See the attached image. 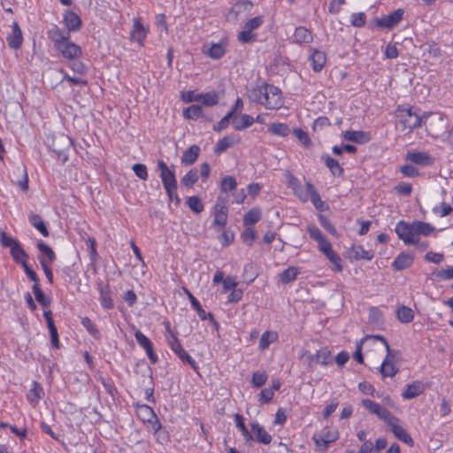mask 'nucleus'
Masks as SVG:
<instances>
[{
	"instance_id": "obj_62",
	"label": "nucleus",
	"mask_w": 453,
	"mask_h": 453,
	"mask_svg": "<svg viewBox=\"0 0 453 453\" xmlns=\"http://www.w3.org/2000/svg\"><path fill=\"white\" fill-rule=\"evenodd\" d=\"M133 170L135 173V175L142 180H145L148 179V171H147V167L145 165L143 164H134L133 165Z\"/></svg>"
},
{
	"instance_id": "obj_61",
	"label": "nucleus",
	"mask_w": 453,
	"mask_h": 453,
	"mask_svg": "<svg viewBox=\"0 0 453 453\" xmlns=\"http://www.w3.org/2000/svg\"><path fill=\"white\" fill-rule=\"evenodd\" d=\"M366 16L364 12L353 13L351 15V25L356 27H361L365 26Z\"/></svg>"
},
{
	"instance_id": "obj_8",
	"label": "nucleus",
	"mask_w": 453,
	"mask_h": 453,
	"mask_svg": "<svg viewBox=\"0 0 453 453\" xmlns=\"http://www.w3.org/2000/svg\"><path fill=\"white\" fill-rule=\"evenodd\" d=\"M157 169L159 170V177L163 183L164 188L177 187V180L173 167L171 169L163 160L157 161Z\"/></svg>"
},
{
	"instance_id": "obj_9",
	"label": "nucleus",
	"mask_w": 453,
	"mask_h": 453,
	"mask_svg": "<svg viewBox=\"0 0 453 453\" xmlns=\"http://www.w3.org/2000/svg\"><path fill=\"white\" fill-rule=\"evenodd\" d=\"M63 58L68 60H74L82 54L81 48L71 42L70 39L55 48Z\"/></svg>"
},
{
	"instance_id": "obj_53",
	"label": "nucleus",
	"mask_w": 453,
	"mask_h": 453,
	"mask_svg": "<svg viewBox=\"0 0 453 453\" xmlns=\"http://www.w3.org/2000/svg\"><path fill=\"white\" fill-rule=\"evenodd\" d=\"M237 182L233 176H225L221 180L220 188L222 192L227 193L236 188Z\"/></svg>"
},
{
	"instance_id": "obj_24",
	"label": "nucleus",
	"mask_w": 453,
	"mask_h": 453,
	"mask_svg": "<svg viewBox=\"0 0 453 453\" xmlns=\"http://www.w3.org/2000/svg\"><path fill=\"white\" fill-rule=\"evenodd\" d=\"M424 391V384L419 380H416L407 386L406 389L402 393V396L403 399L409 400L418 396Z\"/></svg>"
},
{
	"instance_id": "obj_11",
	"label": "nucleus",
	"mask_w": 453,
	"mask_h": 453,
	"mask_svg": "<svg viewBox=\"0 0 453 453\" xmlns=\"http://www.w3.org/2000/svg\"><path fill=\"white\" fill-rule=\"evenodd\" d=\"M185 292L187 293V295L188 296V299L191 303L193 309L197 312L199 318L202 320H205V319H209L211 321V323L213 324V326L216 329H218L219 323L214 319L213 315L211 312H206L203 309V307L201 306L198 300L192 295V293L188 289L185 288Z\"/></svg>"
},
{
	"instance_id": "obj_7",
	"label": "nucleus",
	"mask_w": 453,
	"mask_h": 453,
	"mask_svg": "<svg viewBox=\"0 0 453 453\" xmlns=\"http://www.w3.org/2000/svg\"><path fill=\"white\" fill-rule=\"evenodd\" d=\"M362 405L371 413L384 420L387 424L395 419V417L393 416L389 411L370 399H363Z\"/></svg>"
},
{
	"instance_id": "obj_10",
	"label": "nucleus",
	"mask_w": 453,
	"mask_h": 453,
	"mask_svg": "<svg viewBox=\"0 0 453 453\" xmlns=\"http://www.w3.org/2000/svg\"><path fill=\"white\" fill-rule=\"evenodd\" d=\"M403 9H397L388 15L377 19L376 24L379 27L392 29L403 19Z\"/></svg>"
},
{
	"instance_id": "obj_49",
	"label": "nucleus",
	"mask_w": 453,
	"mask_h": 453,
	"mask_svg": "<svg viewBox=\"0 0 453 453\" xmlns=\"http://www.w3.org/2000/svg\"><path fill=\"white\" fill-rule=\"evenodd\" d=\"M199 102H202L203 105L213 106L219 103V96L215 92H208L205 94H199Z\"/></svg>"
},
{
	"instance_id": "obj_46",
	"label": "nucleus",
	"mask_w": 453,
	"mask_h": 453,
	"mask_svg": "<svg viewBox=\"0 0 453 453\" xmlns=\"http://www.w3.org/2000/svg\"><path fill=\"white\" fill-rule=\"evenodd\" d=\"M278 338L277 333L273 331H265L259 340V348L264 350L269 347V345L274 342Z\"/></svg>"
},
{
	"instance_id": "obj_44",
	"label": "nucleus",
	"mask_w": 453,
	"mask_h": 453,
	"mask_svg": "<svg viewBox=\"0 0 453 453\" xmlns=\"http://www.w3.org/2000/svg\"><path fill=\"white\" fill-rule=\"evenodd\" d=\"M261 219V211L258 209L250 210L243 217V224L246 226H250L257 223Z\"/></svg>"
},
{
	"instance_id": "obj_21",
	"label": "nucleus",
	"mask_w": 453,
	"mask_h": 453,
	"mask_svg": "<svg viewBox=\"0 0 453 453\" xmlns=\"http://www.w3.org/2000/svg\"><path fill=\"white\" fill-rule=\"evenodd\" d=\"M72 145V140L69 136L63 134L55 136L52 142V150L59 156L65 153Z\"/></svg>"
},
{
	"instance_id": "obj_48",
	"label": "nucleus",
	"mask_w": 453,
	"mask_h": 453,
	"mask_svg": "<svg viewBox=\"0 0 453 453\" xmlns=\"http://www.w3.org/2000/svg\"><path fill=\"white\" fill-rule=\"evenodd\" d=\"M226 53V50L224 46L220 43H213L207 50L206 54L213 58V59H219L221 58Z\"/></svg>"
},
{
	"instance_id": "obj_47",
	"label": "nucleus",
	"mask_w": 453,
	"mask_h": 453,
	"mask_svg": "<svg viewBox=\"0 0 453 453\" xmlns=\"http://www.w3.org/2000/svg\"><path fill=\"white\" fill-rule=\"evenodd\" d=\"M294 135L298 139V141L302 143V145L307 149L312 147L313 143L311 140L307 132L303 131L300 127H296L293 129Z\"/></svg>"
},
{
	"instance_id": "obj_41",
	"label": "nucleus",
	"mask_w": 453,
	"mask_h": 453,
	"mask_svg": "<svg viewBox=\"0 0 453 453\" xmlns=\"http://www.w3.org/2000/svg\"><path fill=\"white\" fill-rule=\"evenodd\" d=\"M198 171L196 168L190 169L180 180V184L186 188H192L198 180Z\"/></svg>"
},
{
	"instance_id": "obj_14",
	"label": "nucleus",
	"mask_w": 453,
	"mask_h": 453,
	"mask_svg": "<svg viewBox=\"0 0 453 453\" xmlns=\"http://www.w3.org/2000/svg\"><path fill=\"white\" fill-rule=\"evenodd\" d=\"M63 22L69 33L79 31L82 25L80 16L71 10L64 12Z\"/></svg>"
},
{
	"instance_id": "obj_30",
	"label": "nucleus",
	"mask_w": 453,
	"mask_h": 453,
	"mask_svg": "<svg viewBox=\"0 0 453 453\" xmlns=\"http://www.w3.org/2000/svg\"><path fill=\"white\" fill-rule=\"evenodd\" d=\"M100 303L104 309L110 310L114 307L113 300L111 297V290L108 285L99 286Z\"/></svg>"
},
{
	"instance_id": "obj_17",
	"label": "nucleus",
	"mask_w": 453,
	"mask_h": 453,
	"mask_svg": "<svg viewBox=\"0 0 453 453\" xmlns=\"http://www.w3.org/2000/svg\"><path fill=\"white\" fill-rule=\"evenodd\" d=\"M227 223V207L223 202H217L215 204L214 219L212 226L223 228Z\"/></svg>"
},
{
	"instance_id": "obj_52",
	"label": "nucleus",
	"mask_w": 453,
	"mask_h": 453,
	"mask_svg": "<svg viewBox=\"0 0 453 453\" xmlns=\"http://www.w3.org/2000/svg\"><path fill=\"white\" fill-rule=\"evenodd\" d=\"M187 204L195 213H201L204 209L201 199L196 196H189L187 200Z\"/></svg>"
},
{
	"instance_id": "obj_56",
	"label": "nucleus",
	"mask_w": 453,
	"mask_h": 453,
	"mask_svg": "<svg viewBox=\"0 0 453 453\" xmlns=\"http://www.w3.org/2000/svg\"><path fill=\"white\" fill-rule=\"evenodd\" d=\"M319 221L320 225L331 234L335 235L337 231L334 226L332 224L329 219H327L325 215H319Z\"/></svg>"
},
{
	"instance_id": "obj_35",
	"label": "nucleus",
	"mask_w": 453,
	"mask_h": 453,
	"mask_svg": "<svg viewBox=\"0 0 453 453\" xmlns=\"http://www.w3.org/2000/svg\"><path fill=\"white\" fill-rule=\"evenodd\" d=\"M29 223L37 229L44 237H48L50 233L43 222L42 217L38 214L31 213L28 216Z\"/></svg>"
},
{
	"instance_id": "obj_40",
	"label": "nucleus",
	"mask_w": 453,
	"mask_h": 453,
	"mask_svg": "<svg viewBox=\"0 0 453 453\" xmlns=\"http://www.w3.org/2000/svg\"><path fill=\"white\" fill-rule=\"evenodd\" d=\"M10 253L13 260L21 265H23V262H27L28 258V254L21 247L20 243L16 244V246L10 250Z\"/></svg>"
},
{
	"instance_id": "obj_12",
	"label": "nucleus",
	"mask_w": 453,
	"mask_h": 453,
	"mask_svg": "<svg viewBox=\"0 0 453 453\" xmlns=\"http://www.w3.org/2000/svg\"><path fill=\"white\" fill-rule=\"evenodd\" d=\"M134 337L139 345L145 349L151 364H156L157 362V356L154 352L153 345L150 340L146 335H144L141 331H136L134 334Z\"/></svg>"
},
{
	"instance_id": "obj_63",
	"label": "nucleus",
	"mask_w": 453,
	"mask_h": 453,
	"mask_svg": "<svg viewBox=\"0 0 453 453\" xmlns=\"http://www.w3.org/2000/svg\"><path fill=\"white\" fill-rule=\"evenodd\" d=\"M262 23H263V18L261 16H257V17H254V18L249 19L245 23L244 28L252 32L253 30L258 28L262 25Z\"/></svg>"
},
{
	"instance_id": "obj_19",
	"label": "nucleus",
	"mask_w": 453,
	"mask_h": 453,
	"mask_svg": "<svg viewBox=\"0 0 453 453\" xmlns=\"http://www.w3.org/2000/svg\"><path fill=\"white\" fill-rule=\"evenodd\" d=\"M48 36L53 42L54 47L57 48L70 39V33L54 26L48 31Z\"/></svg>"
},
{
	"instance_id": "obj_58",
	"label": "nucleus",
	"mask_w": 453,
	"mask_h": 453,
	"mask_svg": "<svg viewBox=\"0 0 453 453\" xmlns=\"http://www.w3.org/2000/svg\"><path fill=\"white\" fill-rule=\"evenodd\" d=\"M307 232L310 235V237L316 241L317 242H319L321 241H323L326 237L323 235L322 232L319 230V227H317L316 226H309L307 227Z\"/></svg>"
},
{
	"instance_id": "obj_32",
	"label": "nucleus",
	"mask_w": 453,
	"mask_h": 453,
	"mask_svg": "<svg viewBox=\"0 0 453 453\" xmlns=\"http://www.w3.org/2000/svg\"><path fill=\"white\" fill-rule=\"evenodd\" d=\"M200 153V148L197 145H192L183 152L181 157L182 164L187 165L194 164Z\"/></svg>"
},
{
	"instance_id": "obj_60",
	"label": "nucleus",
	"mask_w": 453,
	"mask_h": 453,
	"mask_svg": "<svg viewBox=\"0 0 453 453\" xmlns=\"http://www.w3.org/2000/svg\"><path fill=\"white\" fill-rule=\"evenodd\" d=\"M242 238L247 245L251 246L256 239V233L253 228L247 226L242 234Z\"/></svg>"
},
{
	"instance_id": "obj_29",
	"label": "nucleus",
	"mask_w": 453,
	"mask_h": 453,
	"mask_svg": "<svg viewBox=\"0 0 453 453\" xmlns=\"http://www.w3.org/2000/svg\"><path fill=\"white\" fill-rule=\"evenodd\" d=\"M145 37H146V30H145L142 23L141 22L140 19H137V18L134 19L133 30L130 33V39L141 43Z\"/></svg>"
},
{
	"instance_id": "obj_36",
	"label": "nucleus",
	"mask_w": 453,
	"mask_h": 453,
	"mask_svg": "<svg viewBox=\"0 0 453 453\" xmlns=\"http://www.w3.org/2000/svg\"><path fill=\"white\" fill-rule=\"evenodd\" d=\"M254 122L255 119L252 116L249 114H242L240 119L234 118L233 127L237 131H241L251 127Z\"/></svg>"
},
{
	"instance_id": "obj_54",
	"label": "nucleus",
	"mask_w": 453,
	"mask_h": 453,
	"mask_svg": "<svg viewBox=\"0 0 453 453\" xmlns=\"http://www.w3.org/2000/svg\"><path fill=\"white\" fill-rule=\"evenodd\" d=\"M0 242L2 246L10 248V250H12V248L16 246V244L19 243L18 240L7 235L5 232H1Z\"/></svg>"
},
{
	"instance_id": "obj_43",
	"label": "nucleus",
	"mask_w": 453,
	"mask_h": 453,
	"mask_svg": "<svg viewBox=\"0 0 453 453\" xmlns=\"http://www.w3.org/2000/svg\"><path fill=\"white\" fill-rule=\"evenodd\" d=\"M396 315H397L398 319L402 323H405V324L411 322L414 319L413 311L411 308L404 306V305H402L401 307H399L397 309Z\"/></svg>"
},
{
	"instance_id": "obj_26",
	"label": "nucleus",
	"mask_w": 453,
	"mask_h": 453,
	"mask_svg": "<svg viewBox=\"0 0 453 453\" xmlns=\"http://www.w3.org/2000/svg\"><path fill=\"white\" fill-rule=\"evenodd\" d=\"M253 8V3L250 0L237 1L230 10V13L234 14L235 18L243 14L250 13Z\"/></svg>"
},
{
	"instance_id": "obj_25",
	"label": "nucleus",
	"mask_w": 453,
	"mask_h": 453,
	"mask_svg": "<svg viewBox=\"0 0 453 453\" xmlns=\"http://www.w3.org/2000/svg\"><path fill=\"white\" fill-rule=\"evenodd\" d=\"M43 395L44 391L42 387L38 382L33 381L32 388L29 389L27 398L30 404L35 407Z\"/></svg>"
},
{
	"instance_id": "obj_64",
	"label": "nucleus",
	"mask_w": 453,
	"mask_h": 453,
	"mask_svg": "<svg viewBox=\"0 0 453 453\" xmlns=\"http://www.w3.org/2000/svg\"><path fill=\"white\" fill-rule=\"evenodd\" d=\"M238 40L242 43H249L256 40V35H253L251 31L244 28L239 33Z\"/></svg>"
},
{
	"instance_id": "obj_18",
	"label": "nucleus",
	"mask_w": 453,
	"mask_h": 453,
	"mask_svg": "<svg viewBox=\"0 0 453 453\" xmlns=\"http://www.w3.org/2000/svg\"><path fill=\"white\" fill-rule=\"evenodd\" d=\"M310 61L311 63V66L314 72H320L326 63V56L324 51L319 50L317 49H310Z\"/></svg>"
},
{
	"instance_id": "obj_20",
	"label": "nucleus",
	"mask_w": 453,
	"mask_h": 453,
	"mask_svg": "<svg viewBox=\"0 0 453 453\" xmlns=\"http://www.w3.org/2000/svg\"><path fill=\"white\" fill-rule=\"evenodd\" d=\"M309 365L311 366L313 364H319L326 365L332 362L331 352L326 348H322L317 351L315 355L309 353Z\"/></svg>"
},
{
	"instance_id": "obj_50",
	"label": "nucleus",
	"mask_w": 453,
	"mask_h": 453,
	"mask_svg": "<svg viewBox=\"0 0 453 453\" xmlns=\"http://www.w3.org/2000/svg\"><path fill=\"white\" fill-rule=\"evenodd\" d=\"M32 289L35 294L36 301L42 307L46 308V307L50 306V300L44 296L42 290L40 288V284H34Z\"/></svg>"
},
{
	"instance_id": "obj_27",
	"label": "nucleus",
	"mask_w": 453,
	"mask_h": 453,
	"mask_svg": "<svg viewBox=\"0 0 453 453\" xmlns=\"http://www.w3.org/2000/svg\"><path fill=\"white\" fill-rule=\"evenodd\" d=\"M294 41L298 44H308L313 41V35L306 27H298L295 30Z\"/></svg>"
},
{
	"instance_id": "obj_5",
	"label": "nucleus",
	"mask_w": 453,
	"mask_h": 453,
	"mask_svg": "<svg viewBox=\"0 0 453 453\" xmlns=\"http://www.w3.org/2000/svg\"><path fill=\"white\" fill-rule=\"evenodd\" d=\"M169 335L166 336L167 343L170 346L171 349L178 356V357L183 362L187 363L190 365V367L194 371L198 370V365L196 362L190 357L187 351L182 348L179 339L176 335L170 330L169 326L166 327Z\"/></svg>"
},
{
	"instance_id": "obj_34",
	"label": "nucleus",
	"mask_w": 453,
	"mask_h": 453,
	"mask_svg": "<svg viewBox=\"0 0 453 453\" xmlns=\"http://www.w3.org/2000/svg\"><path fill=\"white\" fill-rule=\"evenodd\" d=\"M268 132L273 135L287 137L290 134L291 130L285 123L274 122L268 126Z\"/></svg>"
},
{
	"instance_id": "obj_15",
	"label": "nucleus",
	"mask_w": 453,
	"mask_h": 453,
	"mask_svg": "<svg viewBox=\"0 0 453 453\" xmlns=\"http://www.w3.org/2000/svg\"><path fill=\"white\" fill-rule=\"evenodd\" d=\"M6 41L11 49L18 50L21 47L23 42V35L18 22H13L12 26V32L8 35Z\"/></svg>"
},
{
	"instance_id": "obj_2",
	"label": "nucleus",
	"mask_w": 453,
	"mask_h": 453,
	"mask_svg": "<svg viewBox=\"0 0 453 453\" xmlns=\"http://www.w3.org/2000/svg\"><path fill=\"white\" fill-rule=\"evenodd\" d=\"M254 100L269 110H279L284 105V99L279 88L265 83L252 91Z\"/></svg>"
},
{
	"instance_id": "obj_55",
	"label": "nucleus",
	"mask_w": 453,
	"mask_h": 453,
	"mask_svg": "<svg viewBox=\"0 0 453 453\" xmlns=\"http://www.w3.org/2000/svg\"><path fill=\"white\" fill-rule=\"evenodd\" d=\"M326 258L334 265V270L335 272H342V259L334 250L330 251L326 255H325Z\"/></svg>"
},
{
	"instance_id": "obj_57",
	"label": "nucleus",
	"mask_w": 453,
	"mask_h": 453,
	"mask_svg": "<svg viewBox=\"0 0 453 453\" xmlns=\"http://www.w3.org/2000/svg\"><path fill=\"white\" fill-rule=\"evenodd\" d=\"M38 259H39V262L43 269V272L45 273V276H46L48 281L50 284H52L53 283V273L49 265L50 263H48L47 260L42 256H38Z\"/></svg>"
},
{
	"instance_id": "obj_59",
	"label": "nucleus",
	"mask_w": 453,
	"mask_h": 453,
	"mask_svg": "<svg viewBox=\"0 0 453 453\" xmlns=\"http://www.w3.org/2000/svg\"><path fill=\"white\" fill-rule=\"evenodd\" d=\"M267 380V375L265 372H256L252 376V383L255 387L260 388L265 384Z\"/></svg>"
},
{
	"instance_id": "obj_6",
	"label": "nucleus",
	"mask_w": 453,
	"mask_h": 453,
	"mask_svg": "<svg viewBox=\"0 0 453 453\" xmlns=\"http://www.w3.org/2000/svg\"><path fill=\"white\" fill-rule=\"evenodd\" d=\"M136 414L138 418L141 419L143 423H149L150 425L151 429L155 434L162 428V425L155 411L149 405L138 404L136 407Z\"/></svg>"
},
{
	"instance_id": "obj_39",
	"label": "nucleus",
	"mask_w": 453,
	"mask_h": 453,
	"mask_svg": "<svg viewBox=\"0 0 453 453\" xmlns=\"http://www.w3.org/2000/svg\"><path fill=\"white\" fill-rule=\"evenodd\" d=\"M183 117L187 119L196 120L203 117V109L200 105L192 104L183 110Z\"/></svg>"
},
{
	"instance_id": "obj_16",
	"label": "nucleus",
	"mask_w": 453,
	"mask_h": 453,
	"mask_svg": "<svg viewBox=\"0 0 453 453\" xmlns=\"http://www.w3.org/2000/svg\"><path fill=\"white\" fill-rule=\"evenodd\" d=\"M349 258L354 260H372L374 257V252L371 250H366L362 245H352L347 251Z\"/></svg>"
},
{
	"instance_id": "obj_4",
	"label": "nucleus",
	"mask_w": 453,
	"mask_h": 453,
	"mask_svg": "<svg viewBox=\"0 0 453 453\" xmlns=\"http://www.w3.org/2000/svg\"><path fill=\"white\" fill-rule=\"evenodd\" d=\"M422 126L426 127L427 134L438 138L446 129L444 116L440 112H424Z\"/></svg>"
},
{
	"instance_id": "obj_38",
	"label": "nucleus",
	"mask_w": 453,
	"mask_h": 453,
	"mask_svg": "<svg viewBox=\"0 0 453 453\" xmlns=\"http://www.w3.org/2000/svg\"><path fill=\"white\" fill-rule=\"evenodd\" d=\"M389 357L390 355L388 353L380 365V372L383 377H394L398 372V369L393 365Z\"/></svg>"
},
{
	"instance_id": "obj_45",
	"label": "nucleus",
	"mask_w": 453,
	"mask_h": 453,
	"mask_svg": "<svg viewBox=\"0 0 453 453\" xmlns=\"http://www.w3.org/2000/svg\"><path fill=\"white\" fill-rule=\"evenodd\" d=\"M298 269L295 266H289L280 274V281L283 284H288L294 281L298 275Z\"/></svg>"
},
{
	"instance_id": "obj_22",
	"label": "nucleus",
	"mask_w": 453,
	"mask_h": 453,
	"mask_svg": "<svg viewBox=\"0 0 453 453\" xmlns=\"http://www.w3.org/2000/svg\"><path fill=\"white\" fill-rule=\"evenodd\" d=\"M398 421V418L395 417V419L391 423H388V425L391 426L392 433L398 440L411 446L413 444L412 438L410 436V434L405 431L403 427L397 424Z\"/></svg>"
},
{
	"instance_id": "obj_3",
	"label": "nucleus",
	"mask_w": 453,
	"mask_h": 453,
	"mask_svg": "<svg viewBox=\"0 0 453 453\" xmlns=\"http://www.w3.org/2000/svg\"><path fill=\"white\" fill-rule=\"evenodd\" d=\"M396 117L399 119L403 130L409 132L422 127L423 114L419 115L413 107L398 105L395 110Z\"/></svg>"
},
{
	"instance_id": "obj_28",
	"label": "nucleus",
	"mask_w": 453,
	"mask_h": 453,
	"mask_svg": "<svg viewBox=\"0 0 453 453\" xmlns=\"http://www.w3.org/2000/svg\"><path fill=\"white\" fill-rule=\"evenodd\" d=\"M321 159L334 176L340 177L342 175L343 168L340 165L339 162L336 159L331 157L327 154L322 155Z\"/></svg>"
},
{
	"instance_id": "obj_33",
	"label": "nucleus",
	"mask_w": 453,
	"mask_h": 453,
	"mask_svg": "<svg viewBox=\"0 0 453 453\" xmlns=\"http://www.w3.org/2000/svg\"><path fill=\"white\" fill-rule=\"evenodd\" d=\"M343 137L347 141L357 143H365L369 141L368 134L364 131L349 130L343 134Z\"/></svg>"
},
{
	"instance_id": "obj_1",
	"label": "nucleus",
	"mask_w": 453,
	"mask_h": 453,
	"mask_svg": "<svg viewBox=\"0 0 453 453\" xmlns=\"http://www.w3.org/2000/svg\"><path fill=\"white\" fill-rule=\"evenodd\" d=\"M435 232V227L429 223L414 220L407 223L400 220L395 226V233L405 244L419 245V236H429Z\"/></svg>"
},
{
	"instance_id": "obj_42",
	"label": "nucleus",
	"mask_w": 453,
	"mask_h": 453,
	"mask_svg": "<svg viewBox=\"0 0 453 453\" xmlns=\"http://www.w3.org/2000/svg\"><path fill=\"white\" fill-rule=\"evenodd\" d=\"M37 248L48 263H52L56 259V254L53 250L42 241L37 242Z\"/></svg>"
},
{
	"instance_id": "obj_51",
	"label": "nucleus",
	"mask_w": 453,
	"mask_h": 453,
	"mask_svg": "<svg viewBox=\"0 0 453 453\" xmlns=\"http://www.w3.org/2000/svg\"><path fill=\"white\" fill-rule=\"evenodd\" d=\"M16 170L19 174L22 175V179L19 180H13V182L18 185L23 191H27L28 189V177L26 166L19 165L17 166Z\"/></svg>"
},
{
	"instance_id": "obj_31",
	"label": "nucleus",
	"mask_w": 453,
	"mask_h": 453,
	"mask_svg": "<svg viewBox=\"0 0 453 453\" xmlns=\"http://www.w3.org/2000/svg\"><path fill=\"white\" fill-rule=\"evenodd\" d=\"M238 142V139H236L233 134L225 136L217 142L214 148V152L217 154H221Z\"/></svg>"
},
{
	"instance_id": "obj_23",
	"label": "nucleus",
	"mask_w": 453,
	"mask_h": 453,
	"mask_svg": "<svg viewBox=\"0 0 453 453\" xmlns=\"http://www.w3.org/2000/svg\"><path fill=\"white\" fill-rule=\"evenodd\" d=\"M414 261V256L410 253L402 252L394 260L392 267L395 271H403L409 268Z\"/></svg>"
},
{
	"instance_id": "obj_37",
	"label": "nucleus",
	"mask_w": 453,
	"mask_h": 453,
	"mask_svg": "<svg viewBox=\"0 0 453 453\" xmlns=\"http://www.w3.org/2000/svg\"><path fill=\"white\" fill-rule=\"evenodd\" d=\"M251 430L259 442L269 444L272 441V436L257 423L251 424Z\"/></svg>"
},
{
	"instance_id": "obj_13",
	"label": "nucleus",
	"mask_w": 453,
	"mask_h": 453,
	"mask_svg": "<svg viewBox=\"0 0 453 453\" xmlns=\"http://www.w3.org/2000/svg\"><path fill=\"white\" fill-rule=\"evenodd\" d=\"M405 159L422 166H428L434 163L433 157L425 151H408Z\"/></svg>"
}]
</instances>
